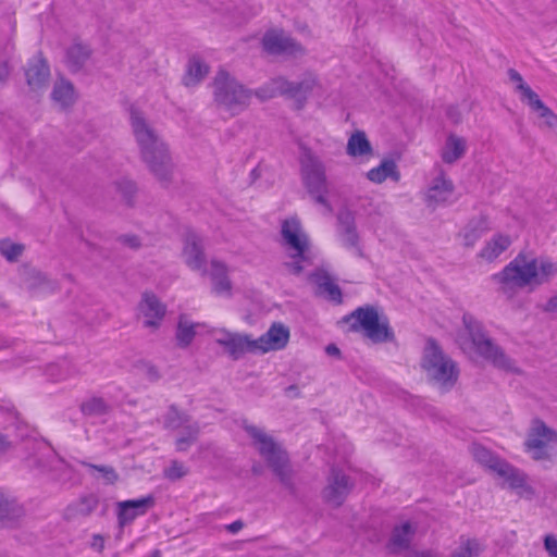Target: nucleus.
I'll return each mask as SVG.
<instances>
[{
  "label": "nucleus",
  "instance_id": "2",
  "mask_svg": "<svg viewBox=\"0 0 557 557\" xmlns=\"http://www.w3.org/2000/svg\"><path fill=\"white\" fill-rule=\"evenodd\" d=\"M131 125L143 162L159 181L169 180L173 163L168 145L140 112L131 113Z\"/></svg>",
  "mask_w": 557,
  "mask_h": 557
},
{
  "label": "nucleus",
  "instance_id": "19",
  "mask_svg": "<svg viewBox=\"0 0 557 557\" xmlns=\"http://www.w3.org/2000/svg\"><path fill=\"white\" fill-rule=\"evenodd\" d=\"M202 275L211 280L212 290L215 294L227 297L232 295L233 284L226 262L212 258L207 265V272Z\"/></svg>",
  "mask_w": 557,
  "mask_h": 557
},
{
  "label": "nucleus",
  "instance_id": "44",
  "mask_svg": "<svg viewBox=\"0 0 557 557\" xmlns=\"http://www.w3.org/2000/svg\"><path fill=\"white\" fill-rule=\"evenodd\" d=\"M341 239L344 246L354 249L358 256H362V251L359 246V235L356 227L342 230Z\"/></svg>",
  "mask_w": 557,
  "mask_h": 557
},
{
  "label": "nucleus",
  "instance_id": "13",
  "mask_svg": "<svg viewBox=\"0 0 557 557\" xmlns=\"http://www.w3.org/2000/svg\"><path fill=\"white\" fill-rule=\"evenodd\" d=\"M214 342L223 349L224 354L234 360L246 354L253 355L252 336L246 333L231 332L219 329L212 333Z\"/></svg>",
  "mask_w": 557,
  "mask_h": 557
},
{
  "label": "nucleus",
  "instance_id": "58",
  "mask_svg": "<svg viewBox=\"0 0 557 557\" xmlns=\"http://www.w3.org/2000/svg\"><path fill=\"white\" fill-rule=\"evenodd\" d=\"M149 373H150V375H151L153 379H158V377H159L158 370H157L154 367H150V368H149Z\"/></svg>",
  "mask_w": 557,
  "mask_h": 557
},
{
  "label": "nucleus",
  "instance_id": "35",
  "mask_svg": "<svg viewBox=\"0 0 557 557\" xmlns=\"http://www.w3.org/2000/svg\"><path fill=\"white\" fill-rule=\"evenodd\" d=\"M471 454L473 458L482 466L492 471L495 475L499 472V469L505 467L506 461L495 456L492 451L485 447L474 444L471 447Z\"/></svg>",
  "mask_w": 557,
  "mask_h": 557
},
{
  "label": "nucleus",
  "instance_id": "47",
  "mask_svg": "<svg viewBox=\"0 0 557 557\" xmlns=\"http://www.w3.org/2000/svg\"><path fill=\"white\" fill-rule=\"evenodd\" d=\"M308 280L318 288L319 293L330 281H332V277L325 270L317 269L308 276Z\"/></svg>",
  "mask_w": 557,
  "mask_h": 557
},
{
  "label": "nucleus",
  "instance_id": "26",
  "mask_svg": "<svg viewBox=\"0 0 557 557\" xmlns=\"http://www.w3.org/2000/svg\"><path fill=\"white\" fill-rule=\"evenodd\" d=\"M292 81L284 76L272 77L255 90V96L261 101H267L278 96L290 99Z\"/></svg>",
  "mask_w": 557,
  "mask_h": 557
},
{
  "label": "nucleus",
  "instance_id": "28",
  "mask_svg": "<svg viewBox=\"0 0 557 557\" xmlns=\"http://www.w3.org/2000/svg\"><path fill=\"white\" fill-rule=\"evenodd\" d=\"M466 151V138L458 136L456 134H450L447 136L441 149V158L443 162L451 164L460 160L465 156Z\"/></svg>",
  "mask_w": 557,
  "mask_h": 557
},
{
  "label": "nucleus",
  "instance_id": "1",
  "mask_svg": "<svg viewBox=\"0 0 557 557\" xmlns=\"http://www.w3.org/2000/svg\"><path fill=\"white\" fill-rule=\"evenodd\" d=\"M557 276V262L544 256L519 253L491 276L499 294L513 299L521 290L533 292Z\"/></svg>",
  "mask_w": 557,
  "mask_h": 557
},
{
  "label": "nucleus",
  "instance_id": "17",
  "mask_svg": "<svg viewBox=\"0 0 557 557\" xmlns=\"http://www.w3.org/2000/svg\"><path fill=\"white\" fill-rule=\"evenodd\" d=\"M181 257L191 271L199 274L207 272V260L201 238L196 234H187L183 240Z\"/></svg>",
  "mask_w": 557,
  "mask_h": 557
},
{
  "label": "nucleus",
  "instance_id": "53",
  "mask_svg": "<svg viewBox=\"0 0 557 557\" xmlns=\"http://www.w3.org/2000/svg\"><path fill=\"white\" fill-rule=\"evenodd\" d=\"M91 547L101 553L104 549V539L100 534H95L91 541Z\"/></svg>",
  "mask_w": 557,
  "mask_h": 557
},
{
  "label": "nucleus",
  "instance_id": "43",
  "mask_svg": "<svg viewBox=\"0 0 557 557\" xmlns=\"http://www.w3.org/2000/svg\"><path fill=\"white\" fill-rule=\"evenodd\" d=\"M25 247L23 244L15 243L11 239L0 240V253L10 262H15L23 255Z\"/></svg>",
  "mask_w": 557,
  "mask_h": 557
},
{
  "label": "nucleus",
  "instance_id": "45",
  "mask_svg": "<svg viewBox=\"0 0 557 557\" xmlns=\"http://www.w3.org/2000/svg\"><path fill=\"white\" fill-rule=\"evenodd\" d=\"M187 473L188 468L180 461H172L170 466L164 469V476L172 481L180 480Z\"/></svg>",
  "mask_w": 557,
  "mask_h": 557
},
{
  "label": "nucleus",
  "instance_id": "46",
  "mask_svg": "<svg viewBox=\"0 0 557 557\" xmlns=\"http://www.w3.org/2000/svg\"><path fill=\"white\" fill-rule=\"evenodd\" d=\"M25 285L28 289L35 290V289L42 288L46 285H50V282L47 280V277L42 273H40L38 271H30L27 274Z\"/></svg>",
  "mask_w": 557,
  "mask_h": 557
},
{
  "label": "nucleus",
  "instance_id": "31",
  "mask_svg": "<svg viewBox=\"0 0 557 557\" xmlns=\"http://www.w3.org/2000/svg\"><path fill=\"white\" fill-rule=\"evenodd\" d=\"M416 530L417 525L411 521H403L400 524L395 527L389 541L391 549L394 553L406 549L409 546Z\"/></svg>",
  "mask_w": 557,
  "mask_h": 557
},
{
  "label": "nucleus",
  "instance_id": "59",
  "mask_svg": "<svg viewBox=\"0 0 557 557\" xmlns=\"http://www.w3.org/2000/svg\"><path fill=\"white\" fill-rule=\"evenodd\" d=\"M125 186H126L127 190H129V193H133L135 190V186L131 182H125Z\"/></svg>",
  "mask_w": 557,
  "mask_h": 557
},
{
  "label": "nucleus",
  "instance_id": "9",
  "mask_svg": "<svg viewBox=\"0 0 557 557\" xmlns=\"http://www.w3.org/2000/svg\"><path fill=\"white\" fill-rule=\"evenodd\" d=\"M243 429L250 440V444L265 459L274 472L282 481H287L289 478L288 459L282 447L261 426L245 422Z\"/></svg>",
  "mask_w": 557,
  "mask_h": 557
},
{
  "label": "nucleus",
  "instance_id": "12",
  "mask_svg": "<svg viewBox=\"0 0 557 557\" xmlns=\"http://www.w3.org/2000/svg\"><path fill=\"white\" fill-rule=\"evenodd\" d=\"M354 488V481L344 470L332 468L321 491L322 500L330 507L338 508Z\"/></svg>",
  "mask_w": 557,
  "mask_h": 557
},
{
  "label": "nucleus",
  "instance_id": "27",
  "mask_svg": "<svg viewBox=\"0 0 557 557\" xmlns=\"http://www.w3.org/2000/svg\"><path fill=\"white\" fill-rule=\"evenodd\" d=\"M24 515L23 507L11 494L0 492V523L11 527Z\"/></svg>",
  "mask_w": 557,
  "mask_h": 557
},
{
  "label": "nucleus",
  "instance_id": "39",
  "mask_svg": "<svg viewBox=\"0 0 557 557\" xmlns=\"http://www.w3.org/2000/svg\"><path fill=\"white\" fill-rule=\"evenodd\" d=\"M198 326L199 324L193 322L187 317L181 315L176 330L178 346L187 347L196 336Z\"/></svg>",
  "mask_w": 557,
  "mask_h": 557
},
{
  "label": "nucleus",
  "instance_id": "6",
  "mask_svg": "<svg viewBox=\"0 0 557 557\" xmlns=\"http://www.w3.org/2000/svg\"><path fill=\"white\" fill-rule=\"evenodd\" d=\"M301 183L312 201L323 208V213H333L327 198L329 181L323 161L314 153L307 152L300 161Z\"/></svg>",
  "mask_w": 557,
  "mask_h": 557
},
{
  "label": "nucleus",
  "instance_id": "18",
  "mask_svg": "<svg viewBox=\"0 0 557 557\" xmlns=\"http://www.w3.org/2000/svg\"><path fill=\"white\" fill-rule=\"evenodd\" d=\"M496 476L504 487L510 488L520 497L530 499L534 495V490L529 484L525 474L508 462L505 463V467L499 469Z\"/></svg>",
  "mask_w": 557,
  "mask_h": 557
},
{
  "label": "nucleus",
  "instance_id": "50",
  "mask_svg": "<svg viewBox=\"0 0 557 557\" xmlns=\"http://www.w3.org/2000/svg\"><path fill=\"white\" fill-rule=\"evenodd\" d=\"M338 222L341 226L344 228H352L355 225V216L348 210H343L338 213Z\"/></svg>",
  "mask_w": 557,
  "mask_h": 557
},
{
  "label": "nucleus",
  "instance_id": "5",
  "mask_svg": "<svg viewBox=\"0 0 557 557\" xmlns=\"http://www.w3.org/2000/svg\"><path fill=\"white\" fill-rule=\"evenodd\" d=\"M421 368L428 380L443 391L453 388L459 377L457 363L432 339L424 347Z\"/></svg>",
  "mask_w": 557,
  "mask_h": 557
},
{
  "label": "nucleus",
  "instance_id": "37",
  "mask_svg": "<svg viewBox=\"0 0 557 557\" xmlns=\"http://www.w3.org/2000/svg\"><path fill=\"white\" fill-rule=\"evenodd\" d=\"M85 467L88 473L96 480L101 481L103 484L112 485L115 484L120 475L112 466L108 465H95L86 461L81 462Z\"/></svg>",
  "mask_w": 557,
  "mask_h": 557
},
{
  "label": "nucleus",
  "instance_id": "25",
  "mask_svg": "<svg viewBox=\"0 0 557 557\" xmlns=\"http://www.w3.org/2000/svg\"><path fill=\"white\" fill-rule=\"evenodd\" d=\"M454 186L444 175L435 177L425 191V201L429 207L435 208L447 202L453 195Z\"/></svg>",
  "mask_w": 557,
  "mask_h": 557
},
{
  "label": "nucleus",
  "instance_id": "14",
  "mask_svg": "<svg viewBox=\"0 0 557 557\" xmlns=\"http://www.w3.org/2000/svg\"><path fill=\"white\" fill-rule=\"evenodd\" d=\"M166 314V306L152 292L141 294L137 306V317L145 329L157 331Z\"/></svg>",
  "mask_w": 557,
  "mask_h": 557
},
{
  "label": "nucleus",
  "instance_id": "56",
  "mask_svg": "<svg viewBox=\"0 0 557 557\" xmlns=\"http://www.w3.org/2000/svg\"><path fill=\"white\" fill-rule=\"evenodd\" d=\"M325 352L329 356H334V357H339V355H341L339 348L336 345H334V344L327 345L325 347Z\"/></svg>",
  "mask_w": 557,
  "mask_h": 557
},
{
  "label": "nucleus",
  "instance_id": "16",
  "mask_svg": "<svg viewBox=\"0 0 557 557\" xmlns=\"http://www.w3.org/2000/svg\"><path fill=\"white\" fill-rule=\"evenodd\" d=\"M289 335L287 326L282 323H273L264 334L258 338L252 337L253 355H264L284 349L288 344Z\"/></svg>",
  "mask_w": 557,
  "mask_h": 557
},
{
  "label": "nucleus",
  "instance_id": "41",
  "mask_svg": "<svg viewBox=\"0 0 557 557\" xmlns=\"http://www.w3.org/2000/svg\"><path fill=\"white\" fill-rule=\"evenodd\" d=\"M75 370L66 362L52 363L46 369L47 376L54 382L65 381L75 375Z\"/></svg>",
  "mask_w": 557,
  "mask_h": 557
},
{
  "label": "nucleus",
  "instance_id": "51",
  "mask_svg": "<svg viewBox=\"0 0 557 557\" xmlns=\"http://www.w3.org/2000/svg\"><path fill=\"white\" fill-rule=\"evenodd\" d=\"M544 547L550 557L557 555V537L548 534L544 539Z\"/></svg>",
  "mask_w": 557,
  "mask_h": 557
},
{
  "label": "nucleus",
  "instance_id": "48",
  "mask_svg": "<svg viewBox=\"0 0 557 557\" xmlns=\"http://www.w3.org/2000/svg\"><path fill=\"white\" fill-rule=\"evenodd\" d=\"M320 295L326 297L327 299L341 302L342 300V293L339 287L334 283V281H330L320 292Z\"/></svg>",
  "mask_w": 557,
  "mask_h": 557
},
{
  "label": "nucleus",
  "instance_id": "22",
  "mask_svg": "<svg viewBox=\"0 0 557 557\" xmlns=\"http://www.w3.org/2000/svg\"><path fill=\"white\" fill-rule=\"evenodd\" d=\"M262 46L270 53H297L302 51L299 44L280 29L268 30L263 35Z\"/></svg>",
  "mask_w": 557,
  "mask_h": 557
},
{
  "label": "nucleus",
  "instance_id": "40",
  "mask_svg": "<svg viewBox=\"0 0 557 557\" xmlns=\"http://www.w3.org/2000/svg\"><path fill=\"white\" fill-rule=\"evenodd\" d=\"M199 425L188 424L185 430L177 431L175 447L178 451H186L196 441L199 434Z\"/></svg>",
  "mask_w": 557,
  "mask_h": 557
},
{
  "label": "nucleus",
  "instance_id": "34",
  "mask_svg": "<svg viewBox=\"0 0 557 557\" xmlns=\"http://www.w3.org/2000/svg\"><path fill=\"white\" fill-rule=\"evenodd\" d=\"M346 152L352 158L372 156V147L364 132H354L347 141Z\"/></svg>",
  "mask_w": 557,
  "mask_h": 557
},
{
  "label": "nucleus",
  "instance_id": "3",
  "mask_svg": "<svg viewBox=\"0 0 557 557\" xmlns=\"http://www.w3.org/2000/svg\"><path fill=\"white\" fill-rule=\"evenodd\" d=\"M280 234L284 252L283 268L298 276L313 263L310 237L296 216L282 221Z\"/></svg>",
  "mask_w": 557,
  "mask_h": 557
},
{
  "label": "nucleus",
  "instance_id": "29",
  "mask_svg": "<svg viewBox=\"0 0 557 557\" xmlns=\"http://www.w3.org/2000/svg\"><path fill=\"white\" fill-rule=\"evenodd\" d=\"M51 98L57 106L64 109L75 103L77 94L74 85L70 81L60 77L53 85Z\"/></svg>",
  "mask_w": 557,
  "mask_h": 557
},
{
  "label": "nucleus",
  "instance_id": "38",
  "mask_svg": "<svg viewBox=\"0 0 557 557\" xmlns=\"http://www.w3.org/2000/svg\"><path fill=\"white\" fill-rule=\"evenodd\" d=\"M164 426L171 431H180L188 428V424H196L186 412L171 407L164 416Z\"/></svg>",
  "mask_w": 557,
  "mask_h": 557
},
{
  "label": "nucleus",
  "instance_id": "20",
  "mask_svg": "<svg viewBox=\"0 0 557 557\" xmlns=\"http://www.w3.org/2000/svg\"><path fill=\"white\" fill-rule=\"evenodd\" d=\"M511 244L512 238L510 235L496 233L484 243L476 253V259L482 263H494L509 249Z\"/></svg>",
  "mask_w": 557,
  "mask_h": 557
},
{
  "label": "nucleus",
  "instance_id": "52",
  "mask_svg": "<svg viewBox=\"0 0 557 557\" xmlns=\"http://www.w3.org/2000/svg\"><path fill=\"white\" fill-rule=\"evenodd\" d=\"M12 448V441L7 434L0 432V457Z\"/></svg>",
  "mask_w": 557,
  "mask_h": 557
},
{
  "label": "nucleus",
  "instance_id": "23",
  "mask_svg": "<svg viewBox=\"0 0 557 557\" xmlns=\"http://www.w3.org/2000/svg\"><path fill=\"white\" fill-rule=\"evenodd\" d=\"M26 82L29 89L40 92L46 89L50 79V69L41 57L32 59L25 70Z\"/></svg>",
  "mask_w": 557,
  "mask_h": 557
},
{
  "label": "nucleus",
  "instance_id": "54",
  "mask_svg": "<svg viewBox=\"0 0 557 557\" xmlns=\"http://www.w3.org/2000/svg\"><path fill=\"white\" fill-rule=\"evenodd\" d=\"M11 67L8 62L0 63V84L4 83L10 76Z\"/></svg>",
  "mask_w": 557,
  "mask_h": 557
},
{
  "label": "nucleus",
  "instance_id": "42",
  "mask_svg": "<svg viewBox=\"0 0 557 557\" xmlns=\"http://www.w3.org/2000/svg\"><path fill=\"white\" fill-rule=\"evenodd\" d=\"M49 472L55 481H67L71 479L72 469L63 459L53 456L49 461Z\"/></svg>",
  "mask_w": 557,
  "mask_h": 557
},
{
  "label": "nucleus",
  "instance_id": "21",
  "mask_svg": "<svg viewBox=\"0 0 557 557\" xmlns=\"http://www.w3.org/2000/svg\"><path fill=\"white\" fill-rule=\"evenodd\" d=\"M156 504L152 495L139 499H131L117 503V518L120 525L134 521L137 517L145 515Z\"/></svg>",
  "mask_w": 557,
  "mask_h": 557
},
{
  "label": "nucleus",
  "instance_id": "10",
  "mask_svg": "<svg viewBox=\"0 0 557 557\" xmlns=\"http://www.w3.org/2000/svg\"><path fill=\"white\" fill-rule=\"evenodd\" d=\"M350 320L354 329L373 343H385L394 339L388 319L374 307H362L355 310Z\"/></svg>",
  "mask_w": 557,
  "mask_h": 557
},
{
  "label": "nucleus",
  "instance_id": "55",
  "mask_svg": "<svg viewBox=\"0 0 557 557\" xmlns=\"http://www.w3.org/2000/svg\"><path fill=\"white\" fill-rule=\"evenodd\" d=\"M544 310L547 312H557V294L546 301Z\"/></svg>",
  "mask_w": 557,
  "mask_h": 557
},
{
  "label": "nucleus",
  "instance_id": "32",
  "mask_svg": "<svg viewBox=\"0 0 557 557\" xmlns=\"http://www.w3.org/2000/svg\"><path fill=\"white\" fill-rule=\"evenodd\" d=\"M487 230L490 223L485 218L471 220L460 233L463 246L473 247Z\"/></svg>",
  "mask_w": 557,
  "mask_h": 557
},
{
  "label": "nucleus",
  "instance_id": "11",
  "mask_svg": "<svg viewBox=\"0 0 557 557\" xmlns=\"http://www.w3.org/2000/svg\"><path fill=\"white\" fill-rule=\"evenodd\" d=\"M525 451L534 460H548L557 453V431L544 421H531L524 441Z\"/></svg>",
  "mask_w": 557,
  "mask_h": 557
},
{
  "label": "nucleus",
  "instance_id": "33",
  "mask_svg": "<svg viewBox=\"0 0 557 557\" xmlns=\"http://www.w3.org/2000/svg\"><path fill=\"white\" fill-rule=\"evenodd\" d=\"M367 178L374 184H382L387 178L398 182L400 174L397 165L393 160H383L379 166L371 169L367 173Z\"/></svg>",
  "mask_w": 557,
  "mask_h": 557
},
{
  "label": "nucleus",
  "instance_id": "4",
  "mask_svg": "<svg viewBox=\"0 0 557 557\" xmlns=\"http://www.w3.org/2000/svg\"><path fill=\"white\" fill-rule=\"evenodd\" d=\"M463 326L459 334V343L465 350H473L500 369H515L513 361L485 335L478 321L471 317H463Z\"/></svg>",
  "mask_w": 557,
  "mask_h": 557
},
{
  "label": "nucleus",
  "instance_id": "61",
  "mask_svg": "<svg viewBox=\"0 0 557 557\" xmlns=\"http://www.w3.org/2000/svg\"><path fill=\"white\" fill-rule=\"evenodd\" d=\"M554 557H557V555H556V556H554Z\"/></svg>",
  "mask_w": 557,
  "mask_h": 557
},
{
  "label": "nucleus",
  "instance_id": "30",
  "mask_svg": "<svg viewBox=\"0 0 557 557\" xmlns=\"http://www.w3.org/2000/svg\"><path fill=\"white\" fill-rule=\"evenodd\" d=\"M209 74V65L197 55L188 60L186 73L183 77V84L186 87H194L200 84Z\"/></svg>",
  "mask_w": 557,
  "mask_h": 557
},
{
  "label": "nucleus",
  "instance_id": "60",
  "mask_svg": "<svg viewBox=\"0 0 557 557\" xmlns=\"http://www.w3.org/2000/svg\"><path fill=\"white\" fill-rule=\"evenodd\" d=\"M449 115H450V117L454 120V122H456V123H458V122H459V120H460V119H459V115H456V116H455V115H453V111H449Z\"/></svg>",
  "mask_w": 557,
  "mask_h": 557
},
{
  "label": "nucleus",
  "instance_id": "8",
  "mask_svg": "<svg viewBox=\"0 0 557 557\" xmlns=\"http://www.w3.org/2000/svg\"><path fill=\"white\" fill-rule=\"evenodd\" d=\"M508 79L520 101L525 104L535 116V123L540 129L557 131V114L544 103L539 94L524 81L515 69H509Z\"/></svg>",
  "mask_w": 557,
  "mask_h": 557
},
{
  "label": "nucleus",
  "instance_id": "49",
  "mask_svg": "<svg viewBox=\"0 0 557 557\" xmlns=\"http://www.w3.org/2000/svg\"><path fill=\"white\" fill-rule=\"evenodd\" d=\"M84 409L89 413H103L107 411L108 406L101 398H94L87 403Z\"/></svg>",
  "mask_w": 557,
  "mask_h": 557
},
{
  "label": "nucleus",
  "instance_id": "57",
  "mask_svg": "<svg viewBox=\"0 0 557 557\" xmlns=\"http://www.w3.org/2000/svg\"><path fill=\"white\" fill-rule=\"evenodd\" d=\"M242 528H243L242 521H235V522L231 523L230 525H227V530H230L232 533L238 532Z\"/></svg>",
  "mask_w": 557,
  "mask_h": 557
},
{
  "label": "nucleus",
  "instance_id": "7",
  "mask_svg": "<svg viewBox=\"0 0 557 557\" xmlns=\"http://www.w3.org/2000/svg\"><path fill=\"white\" fill-rule=\"evenodd\" d=\"M212 88L214 103L233 115L244 111L255 96V90L246 88L224 70L216 73Z\"/></svg>",
  "mask_w": 557,
  "mask_h": 557
},
{
  "label": "nucleus",
  "instance_id": "24",
  "mask_svg": "<svg viewBox=\"0 0 557 557\" xmlns=\"http://www.w3.org/2000/svg\"><path fill=\"white\" fill-rule=\"evenodd\" d=\"M320 89L321 86L317 76L311 73H307L300 79L292 81L290 100L295 102L298 109H301L308 97Z\"/></svg>",
  "mask_w": 557,
  "mask_h": 557
},
{
  "label": "nucleus",
  "instance_id": "15",
  "mask_svg": "<svg viewBox=\"0 0 557 557\" xmlns=\"http://www.w3.org/2000/svg\"><path fill=\"white\" fill-rule=\"evenodd\" d=\"M484 550L485 545L481 540L462 535L448 555L436 548H425L412 552L409 557H481Z\"/></svg>",
  "mask_w": 557,
  "mask_h": 557
},
{
  "label": "nucleus",
  "instance_id": "36",
  "mask_svg": "<svg viewBox=\"0 0 557 557\" xmlns=\"http://www.w3.org/2000/svg\"><path fill=\"white\" fill-rule=\"evenodd\" d=\"M91 50L83 44H73L66 52V64L71 71L77 72L82 70L88 62Z\"/></svg>",
  "mask_w": 557,
  "mask_h": 557
}]
</instances>
